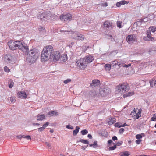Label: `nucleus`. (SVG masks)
Segmentation results:
<instances>
[{"label":"nucleus","mask_w":156,"mask_h":156,"mask_svg":"<svg viewBox=\"0 0 156 156\" xmlns=\"http://www.w3.org/2000/svg\"><path fill=\"white\" fill-rule=\"evenodd\" d=\"M37 120H42L45 118V115L43 114L41 115H38L37 116Z\"/></svg>","instance_id":"22"},{"label":"nucleus","mask_w":156,"mask_h":156,"mask_svg":"<svg viewBox=\"0 0 156 156\" xmlns=\"http://www.w3.org/2000/svg\"><path fill=\"white\" fill-rule=\"evenodd\" d=\"M85 39L84 36L80 34H78V38L77 39L79 40L83 41Z\"/></svg>","instance_id":"24"},{"label":"nucleus","mask_w":156,"mask_h":156,"mask_svg":"<svg viewBox=\"0 0 156 156\" xmlns=\"http://www.w3.org/2000/svg\"><path fill=\"white\" fill-rule=\"evenodd\" d=\"M122 23V22L120 21H117V26L119 28H121V24Z\"/></svg>","instance_id":"33"},{"label":"nucleus","mask_w":156,"mask_h":156,"mask_svg":"<svg viewBox=\"0 0 156 156\" xmlns=\"http://www.w3.org/2000/svg\"><path fill=\"white\" fill-rule=\"evenodd\" d=\"M72 36L74 39H77L78 38V34H73Z\"/></svg>","instance_id":"39"},{"label":"nucleus","mask_w":156,"mask_h":156,"mask_svg":"<svg viewBox=\"0 0 156 156\" xmlns=\"http://www.w3.org/2000/svg\"><path fill=\"white\" fill-rule=\"evenodd\" d=\"M141 109H138L137 108L135 109L134 108L133 110V112L132 113H133V117L135 119H138L140 117H141Z\"/></svg>","instance_id":"10"},{"label":"nucleus","mask_w":156,"mask_h":156,"mask_svg":"<svg viewBox=\"0 0 156 156\" xmlns=\"http://www.w3.org/2000/svg\"><path fill=\"white\" fill-rule=\"evenodd\" d=\"M126 40L129 44H133L136 41V36L134 34L128 35L126 38Z\"/></svg>","instance_id":"8"},{"label":"nucleus","mask_w":156,"mask_h":156,"mask_svg":"<svg viewBox=\"0 0 156 156\" xmlns=\"http://www.w3.org/2000/svg\"><path fill=\"white\" fill-rule=\"evenodd\" d=\"M45 29V28L44 27L40 26L38 27V30L40 31H44Z\"/></svg>","instance_id":"34"},{"label":"nucleus","mask_w":156,"mask_h":156,"mask_svg":"<svg viewBox=\"0 0 156 156\" xmlns=\"http://www.w3.org/2000/svg\"><path fill=\"white\" fill-rule=\"evenodd\" d=\"M85 59L87 63L91 62L94 59V57L91 55H88L86 56Z\"/></svg>","instance_id":"15"},{"label":"nucleus","mask_w":156,"mask_h":156,"mask_svg":"<svg viewBox=\"0 0 156 156\" xmlns=\"http://www.w3.org/2000/svg\"><path fill=\"white\" fill-rule=\"evenodd\" d=\"M4 70L6 72H9L10 71V70L7 66H5L4 67Z\"/></svg>","instance_id":"38"},{"label":"nucleus","mask_w":156,"mask_h":156,"mask_svg":"<svg viewBox=\"0 0 156 156\" xmlns=\"http://www.w3.org/2000/svg\"><path fill=\"white\" fill-rule=\"evenodd\" d=\"M55 115L57 116L58 115V113L57 112L53 111L51 112H49L47 114L48 117H51Z\"/></svg>","instance_id":"19"},{"label":"nucleus","mask_w":156,"mask_h":156,"mask_svg":"<svg viewBox=\"0 0 156 156\" xmlns=\"http://www.w3.org/2000/svg\"><path fill=\"white\" fill-rule=\"evenodd\" d=\"M100 84V81L98 80H92V83L90 84L91 86L94 85L95 86L99 85Z\"/></svg>","instance_id":"21"},{"label":"nucleus","mask_w":156,"mask_h":156,"mask_svg":"<svg viewBox=\"0 0 156 156\" xmlns=\"http://www.w3.org/2000/svg\"><path fill=\"white\" fill-rule=\"evenodd\" d=\"M72 19L71 14L68 13L66 15H62L60 16V19L62 21H65L70 20Z\"/></svg>","instance_id":"12"},{"label":"nucleus","mask_w":156,"mask_h":156,"mask_svg":"<svg viewBox=\"0 0 156 156\" xmlns=\"http://www.w3.org/2000/svg\"><path fill=\"white\" fill-rule=\"evenodd\" d=\"M117 65L119 67L121 66H122V65H123V64L121 63H119V64H118Z\"/></svg>","instance_id":"61"},{"label":"nucleus","mask_w":156,"mask_h":156,"mask_svg":"<svg viewBox=\"0 0 156 156\" xmlns=\"http://www.w3.org/2000/svg\"><path fill=\"white\" fill-rule=\"evenodd\" d=\"M118 63V62L115 61H114L112 62V65L114 66H116L117 65Z\"/></svg>","instance_id":"44"},{"label":"nucleus","mask_w":156,"mask_h":156,"mask_svg":"<svg viewBox=\"0 0 156 156\" xmlns=\"http://www.w3.org/2000/svg\"><path fill=\"white\" fill-rule=\"evenodd\" d=\"M116 148V145H115L111 147H109V150H113L115 149Z\"/></svg>","instance_id":"40"},{"label":"nucleus","mask_w":156,"mask_h":156,"mask_svg":"<svg viewBox=\"0 0 156 156\" xmlns=\"http://www.w3.org/2000/svg\"><path fill=\"white\" fill-rule=\"evenodd\" d=\"M115 119L114 118H111L108 121V123L109 125H111L115 123L116 122Z\"/></svg>","instance_id":"23"},{"label":"nucleus","mask_w":156,"mask_h":156,"mask_svg":"<svg viewBox=\"0 0 156 156\" xmlns=\"http://www.w3.org/2000/svg\"><path fill=\"white\" fill-rule=\"evenodd\" d=\"M112 140H114V141H115L116 140H117V137L115 136H114L112 138Z\"/></svg>","instance_id":"55"},{"label":"nucleus","mask_w":156,"mask_h":156,"mask_svg":"<svg viewBox=\"0 0 156 156\" xmlns=\"http://www.w3.org/2000/svg\"><path fill=\"white\" fill-rule=\"evenodd\" d=\"M130 89L129 85L127 83H123L117 85L115 89L117 92L123 94L124 98L130 97L134 95L135 93L134 91L128 92Z\"/></svg>","instance_id":"1"},{"label":"nucleus","mask_w":156,"mask_h":156,"mask_svg":"<svg viewBox=\"0 0 156 156\" xmlns=\"http://www.w3.org/2000/svg\"><path fill=\"white\" fill-rule=\"evenodd\" d=\"M17 96L19 98L21 99L26 98L27 97V95L25 92L20 91L18 92Z\"/></svg>","instance_id":"16"},{"label":"nucleus","mask_w":156,"mask_h":156,"mask_svg":"<svg viewBox=\"0 0 156 156\" xmlns=\"http://www.w3.org/2000/svg\"><path fill=\"white\" fill-rule=\"evenodd\" d=\"M103 26L104 28L110 30L112 29L113 28L112 22L108 20L106 21L104 23Z\"/></svg>","instance_id":"13"},{"label":"nucleus","mask_w":156,"mask_h":156,"mask_svg":"<svg viewBox=\"0 0 156 156\" xmlns=\"http://www.w3.org/2000/svg\"><path fill=\"white\" fill-rule=\"evenodd\" d=\"M98 5H101L102 6H103V7H106L108 6V4L107 2H104L103 3H102L101 4H98Z\"/></svg>","instance_id":"36"},{"label":"nucleus","mask_w":156,"mask_h":156,"mask_svg":"<svg viewBox=\"0 0 156 156\" xmlns=\"http://www.w3.org/2000/svg\"><path fill=\"white\" fill-rule=\"evenodd\" d=\"M123 143V142L122 141H120V142H119L117 143V144H118V145H121Z\"/></svg>","instance_id":"57"},{"label":"nucleus","mask_w":156,"mask_h":156,"mask_svg":"<svg viewBox=\"0 0 156 156\" xmlns=\"http://www.w3.org/2000/svg\"><path fill=\"white\" fill-rule=\"evenodd\" d=\"M77 67L80 69H83L87 66V63L85 58H81L78 59L76 62Z\"/></svg>","instance_id":"3"},{"label":"nucleus","mask_w":156,"mask_h":156,"mask_svg":"<svg viewBox=\"0 0 156 156\" xmlns=\"http://www.w3.org/2000/svg\"><path fill=\"white\" fill-rule=\"evenodd\" d=\"M10 100L11 102H12L16 100L15 99V98L13 97H10Z\"/></svg>","instance_id":"48"},{"label":"nucleus","mask_w":156,"mask_h":156,"mask_svg":"<svg viewBox=\"0 0 156 156\" xmlns=\"http://www.w3.org/2000/svg\"><path fill=\"white\" fill-rule=\"evenodd\" d=\"M129 155H130V154H129V152L128 151L122 152H121L119 154V155L120 156H128Z\"/></svg>","instance_id":"26"},{"label":"nucleus","mask_w":156,"mask_h":156,"mask_svg":"<svg viewBox=\"0 0 156 156\" xmlns=\"http://www.w3.org/2000/svg\"><path fill=\"white\" fill-rule=\"evenodd\" d=\"M54 51L53 47L51 45H48L43 48L42 51L45 52H48L49 53H52Z\"/></svg>","instance_id":"14"},{"label":"nucleus","mask_w":156,"mask_h":156,"mask_svg":"<svg viewBox=\"0 0 156 156\" xmlns=\"http://www.w3.org/2000/svg\"><path fill=\"white\" fill-rule=\"evenodd\" d=\"M97 144V142L96 141L94 142L93 145L90 144V146H92L93 145H94V146L96 145Z\"/></svg>","instance_id":"56"},{"label":"nucleus","mask_w":156,"mask_h":156,"mask_svg":"<svg viewBox=\"0 0 156 156\" xmlns=\"http://www.w3.org/2000/svg\"><path fill=\"white\" fill-rule=\"evenodd\" d=\"M60 155L61 156H66L65 155L63 154H60Z\"/></svg>","instance_id":"64"},{"label":"nucleus","mask_w":156,"mask_h":156,"mask_svg":"<svg viewBox=\"0 0 156 156\" xmlns=\"http://www.w3.org/2000/svg\"><path fill=\"white\" fill-rule=\"evenodd\" d=\"M44 128L42 127H40L38 129V130L39 131L41 132L44 130Z\"/></svg>","instance_id":"51"},{"label":"nucleus","mask_w":156,"mask_h":156,"mask_svg":"<svg viewBox=\"0 0 156 156\" xmlns=\"http://www.w3.org/2000/svg\"><path fill=\"white\" fill-rule=\"evenodd\" d=\"M25 138L27 140H31V139L30 136L29 135H27L25 136Z\"/></svg>","instance_id":"53"},{"label":"nucleus","mask_w":156,"mask_h":156,"mask_svg":"<svg viewBox=\"0 0 156 156\" xmlns=\"http://www.w3.org/2000/svg\"><path fill=\"white\" fill-rule=\"evenodd\" d=\"M60 56V53L58 51H53L52 53L51 58L53 59L54 62H55L59 60Z\"/></svg>","instance_id":"11"},{"label":"nucleus","mask_w":156,"mask_h":156,"mask_svg":"<svg viewBox=\"0 0 156 156\" xmlns=\"http://www.w3.org/2000/svg\"><path fill=\"white\" fill-rule=\"evenodd\" d=\"M129 2L125 1V0H122L120 2H117L116 4V6L118 7H120L121 5H123L125 4H127Z\"/></svg>","instance_id":"18"},{"label":"nucleus","mask_w":156,"mask_h":156,"mask_svg":"<svg viewBox=\"0 0 156 156\" xmlns=\"http://www.w3.org/2000/svg\"><path fill=\"white\" fill-rule=\"evenodd\" d=\"M149 31H151L152 32H154L156 31V27L152 26L150 27L149 28Z\"/></svg>","instance_id":"29"},{"label":"nucleus","mask_w":156,"mask_h":156,"mask_svg":"<svg viewBox=\"0 0 156 156\" xmlns=\"http://www.w3.org/2000/svg\"><path fill=\"white\" fill-rule=\"evenodd\" d=\"M51 16V14L49 13L44 12L40 14L39 17L41 21H47L50 19Z\"/></svg>","instance_id":"7"},{"label":"nucleus","mask_w":156,"mask_h":156,"mask_svg":"<svg viewBox=\"0 0 156 156\" xmlns=\"http://www.w3.org/2000/svg\"><path fill=\"white\" fill-rule=\"evenodd\" d=\"M4 58L5 59V61L6 62H9L11 59L10 58H8V56H6Z\"/></svg>","instance_id":"42"},{"label":"nucleus","mask_w":156,"mask_h":156,"mask_svg":"<svg viewBox=\"0 0 156 156\" xmlns=\"http://www.w3.org/2000/svg\"><path fill=\"white\" fill-rule=\"evenodd\" d=\"M141 141H142L141 140L138 139V140H136L135 141V142L136 144H140V142Z\"/></svg>","instance_id":"49"},{"label":"nucleus","mask_w":156,"mask_h":156,"mask_svg":"<svg viewBox=\"0 0 156 156\" xmlns=\"http://www.w3.org/2000/svg\"><path fill=\"white\" fill-rule=\"evenodd\" d=\"M151 121H156V116H155V117H152L151 118Z\"/></svg>","instance_id":"54"},{"label":"nucleus","mask_w":156,"mask_h":156,"mask_svg":"<svg viewBox=\"0 0 156 156\" xmlns=\"http://www.w3.org/2000/svg\"><path fill=\"white\" fill-rule=\"evenodd\" d=\"M9 87L10 88H12L14 85V83L12 80H10L9 82Z\"/></svg>","instance_id":"30"},{"label":"nucleus","mask_w":156,"mask_h":156,"mask_svg":"<svg viewBox=\"0 0 156 156\" xmlns=\"http://www.w3.org/2000/svg\"><path fill=\"white\" fill-rule=\"evenodd\" d=\"M112 140H110L108 141V143L110 144L112 142Z\"/></svg>","instance_id":"59"},{"label":"nucleus","mask_w":156,"mask_h":156,"mask_svg":"<svg viewBox=\"0 0 156 156\" xmlns=\"http://www.w3.org/2000/svg\"><path fill=\"white\" fill-rule=\"evenodd\" d=\"M45 144L47 145V146L48 147H51V145L49 142H45Z\"/></svg>","instance_id":"52"},{"label":"nucleus","mask_w":156,"mask_h":156,"mask_svg":"<svg viewBox=\"0 0 156 156\" xmlns=\"http://www.w3.org/2000/svg\"><path fill=\"white\" fill-rule=\"evenodd\" d=\"M150 86L151 87H156V77H153L150 81Z\"/></svg>","instance_id":"17"},{"label":"nucleus","mask_w":156,"mask_h":156,"mask_svg":"<svg viewBox=\"0 0 156 156\" xmlns=\"http://www.w3.org/2000/svg\"><path fill=\"white\" fill-rule=\"evenodd\" d=\"M111 91L110 89L107 87H105L103 88H101L100 89L99 93H96V95L103 97L109 93Z\"/></svg>","instance_id":"4"},{"label":"nucleus","mask_w":156,"mask_h":156,"mask_svg":"<svg viewBox=\"0 0 156 156\" xmlns=\"http://www.w3.org/2000/svg\"><path fill=\"white\" fill-rule=\"evenodd\" d=\"M149 19L148 18H145L142 19L141 20L142 22H147L148 21Z\"/></svg>","instance_id":"43"},{"label":"nucleus","mask_w":156,"mask_h":156,"mask_svg":"<svg viewBox=\"0 0 156 156\" xmlns=\"http://www.w3.org/2000/svg\"><path fill=\"white\" fill-rule=\"evenodd\" d=\"M51 55L47 54L46 52L42 51L41 55V60L42 62H45L51 58Z\"/></svg>","instance_id":"9"},{"label":"nucleus","mask_w":156,"mask_h":156,"mask_svg":"<svg viewBox=\"0 0 156 156\" xmlns=\"http://www.w3.org/2000/svg\"><path fill=\"white\" fill-rule=\"evenodd\" d=\"M71 80L69 79H67L66 80H64V83L65 84H67L68 83L71 82Z\"/></svg>","instance_id":"37"},{"label":"nucleus","mask_w":156,"mask_h":156,"mask_svg":"<svg viewBox=\"0 0 156 156\" xmlns=\"http://www.w3.org/2000/svg\"><path fill=\"white\" fill-rule=\"evenodd\" d=\"M67 59V55L64 54L62 55L60 58V59L63 62H66Z\"/></svg>","instance_id":"27"},{"label":"nucleus","mask_w":156,"mask_h":156,"mask_svg":"<svg viewBox=\"0 0 156 156\" xmlns=\"http://www.w3.org/2000/svg\"><path fill=\"white\" fill-rule=\"evenodd\" d=\"M104 67L106 71H108L110 70L111 65L109 64H107L105 65Z\"/></svg>","instance_id":"25"},{"label":"nucleus","mask_w":156,"mask_h":156,"mask_svg":"<svg viewBox=\"0 0 156 156\" xmlns=\"http://www.w3.org/2000/svg\"><path fill=\"white\" fill-rule=\"evenodd\" d=\"M33 125H39V124H38V123H34L33 124Z\"/></svg>","instance_id":"63"},{"label":"nucleus","mask_w":156,"mask_h":156,"mask_svg":"<svg viewBox=\"0 0 156 156\" xmlns=\"http://www.w3.org/2000/svg\"><path fill=\"white\" fill-rule=\"evenodd\" d=\"M87 137L90 139H92V135L90 134L88 135Z\"/></svg>","instance_id":"58"},{"label":"nucleus","mask_w":156,"mask_h":156,"mask_svg":"<svg viewBox=\"0 0 156 156\" xmlns=\"http://www.w3.org/2000/svg\"><path fill=\"white\" fill-rule=\"evenodd\" d=\"M17 137L18 138L20 139H21L22 138V136H21V135H19L18 136H17Z\"/></svg>","instance_id":"60"},{"label":"nucleus","mask_w":156,"mask_h":156,"mask_svg":"<svg viewBox=\"0 0 156 156\" xmlns=\"http://www.w3.org/2000/svg\"><path fill=\"white\" fill-rule=\"evenodd\" d=\"M81 133L82 135H84L87 134L88 133V131L86 129H84L81 131Z\"/></svg>","instance_id":"32"},{"label":"nucleus","mask_w":156,"mask_h":156,"mask_svg":"<svg viewBox=\"0 0 156 156\" xmlns=\"http://www.w3.org/2000/svg\"><path fill=\"white\" fill-rule=\"evenodd\" d=\"M79 141L86 144H88L89 143V142L87 140H83L82 139H80L79 140Z\"/></svg>","instance_id":"31"},{"label":"nucleus","mask_w":156,"mask_h":156,"mask_svg":"<svg viewBox=\"0 0 156 156\" xmlns=\"http://www.w3.org/2000/svg\"><path fill=\"white\" fill-rule=\"evenodd\" d=\"M131 64H129L127 65L126 64H124L122 65V66H123L124 67L127 68L131 66Z\"/></svg>","instance_id":"46"},{"label":"nucleus","mask_w":156,"mask_h":156,"mask_svg":"<svg viewBox=\"0 0 156 156\" xmlns=\"http://www.w3.org/2000/svg\"><path fill=\"white\" fill-rule=\"evenodd\" d=\"M124 131V129L123 128H122L120 129L119 130V133L120 134H122L123 132Z\"/></svg>","instance_id":"47"},{"label":"nucleus","mask_w":156,"mask_h":156,"mask_svg":"<svg viewBox=\"0 0 156 156\" xmlns=\"http://www.w3.org/2000/svg\"><path fill=\"white\" fill-rule=\"evenodd\" d=\"M18 48L25 53H27L28 50V47L27 45L22 41H20Z\"/></svg>","instance_id":"6"},{"label":"nucleus","mask_w":156,"mask_h":156,"mask_svg":"<svg viewBox=\"0 0 156 156\" xmlns=\"http://www.w3.org/2000/svg\"><path fill=\"white\" fill-rule=\"evenodd\" d=\"M115 127H122V124L121 123L119 122H117L115 124Z\"/></svg>","instance_id":"35"},{"label":"nucleus","mask_w":156,"mask_h":156,"mask_svg":"<svg viewBox=\"0 0 156 156\" xmlns=\"http://www.w3.org/2000/svg\"><path fill=\"white\" fill-rule=\"evenodd\" d=\"M147 37L148 38V40L149 41H152L154 40V39L153 37H151V34L150 31L147 30Z\"/></svg>","instance_id":"20"},{"label":"nucleus","mask_w":156,"mask_h":156,"mask_svg":"<svg viewBox=\"0 0 156 156\" xmlns=\"http://www.w3.org/2000/svg\"><path fill=\"white\" fill-rule=\"evenodd\" d=\"M66 127L69 129H72L73 128V127L70 125H67L66 126Z\"/></svg>","instance_id":"50"},{"label":"nucleus","mask_w":156,"mask_h":156,"mask_svg":"<svg viewBox=\"0 0 156 156\" xmlns=\"http://www.w3.org/2000/svg\"><path fill=\"white\" fill-rule=\"evenodd\" d=\"M136 138L138 139H140L142 138V136L140 134H137L136 136Z\"/></svg>","instance_id":"41"},{"label":"nucleus","mask_w":156,"mask_h":156,"mask_svg":"<svg viewBox=\"0 0 156 156\" xmlns=\"http://www.w3.org/2000/svg\"><path fill=\"white\" fill-rule=\"evenodd\" d=\"M39 55L40 53L38 50H31L27 55L26 59L29 62L33 63L38 58Z\"/></svg>","instance_id":"2"},{"label":"nucleus","mask_w":156,"mask_h":156,"mask_svg":"<svg viewBox=\"0 0 156 156\" xmlns=\"http://www.w3.org/2000/svg\"><path fill=\"white\" fill-rule=\"evenodd\" d=\"M79 129L80 127L79 126H77L76 127L75 129L73 132V134L74 136H76L77 135L79 132Z\"/></svg>","instance_id":"28"},{"label":"nucleus","mask_w":156,"mask_h":156,"mask_svg":"<svg viewBox=\"0 0 156 156\" xmlns=\"http://www.w3.org/2000/svg\"><path fill=\"white\" fill-rule=\"evenodd\" d=\"M49 122H47L45 124H44L42 126V127L44 128V129H45V128L49 124Z\"/></svg>","instance_id":"45"},{"label":"nucleus","mask_w":156,"mask_h":156,"mask_svg":"<svg viewBox=\"0 0 156 156\" xmlns=\"http://www.w3.org/2000/svg\"><path fill=\"white\" fill-rule=\"evenodd\" d=\"M20 41H10L8 42L9 48L11 50H14L18 48Z\"/></svg>","instance_id":"5"},{"label":"nucleus","mask_w":156,"mask_h":156,"mask_svg":"<svg viewBox=\"0 0 156 156\" xmlns=\"http://www.w3.org/2000/svg\"><path fill=\"white\" fill-rule=\"evenodd\" d=\"M126 126H127V124L126 123H125L123 125H122V126L124 127Z\"/></svg>","instance_id":"62"}]
</instances>
